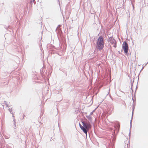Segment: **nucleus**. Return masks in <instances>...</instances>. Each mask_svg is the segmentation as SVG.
Listing matches in <instances>:
<instances>
[{
    "label": "nucleus",
    "instance_id": "6",
    "mask_svg": "<svg viewBox=\"0 0 148 148\" xmlns=\"http://www.w3.org/2000/svg\"><path fill=\"white\" fill-rule=\"evenodd\" d=\"M35 0H33V1H34Z\"/></svg>",
    "mask_w": 148,
    "mask_h": 148
},
{
    "label": "nucleus",
    "instance_id": "1",
    "mask_svg": "<svg viewBox=\"0 0 148 148\" xmlns=\"http://www.w3.org/2000/svg\"><path fill=\"white\" fill-rule=\"evenodd\" d=\"M103 38L101 36H100L97 39V48L100 50H102L104 47Z\"/></svg>",
    "mask_w": 148,
    "mask_h": 148
},
{
    "label": "nucleus",
    "instance_id": "4",
    "mask_svg": "<svg viewBox=\"0 0 148 148\" xmlns=\"http://www.w3.org/2000/svg\"><path fill=\"white\" fill-rule=\"evenodd\" d=\"M79 126L81 129L83 130V132L87 134V131L86 130L84 127V126H82L80 124H79Z\"/></svg>",
    "mask_w": 148,
    "mask_h": 148
},
{
    "label": "nucleus",
    "instance_id": "5",
    "mask_svg": "<svg viewBox=\"0 0 148 148\" xmlns=\"http://www.w3.org/2000/svg\"><path fill=\"white\" fill-rule=\"evenodd\" d=\"M110 43L112 45H113V46L114 47H116V42L114 40H112L110 42Z\"/></svg>",
    "mask_w": 148,
    "mask_h": 148
},
{
    "label": "nucleus",
    "instance_id": "2",
    "mask_svg": "<svg viewBox=\"0 0 148 148\" xmlns=\"http://www.w3.org/2000/svg\"><path fill=\"white\" fill-rule=\"evenodd\" d=\"M122 47L125 53H128V46L127 44L125 42H124L123 44Z\"/></svg>",
    "mask_w": 148,
    "mask_h": 148
},
{
    "label": "nucleus",
    "instance_id": "3",
    "mask_svg": "<svg viewBox=\"0 0 148 148\" xmlns=\"http://www.w3.org/2000/svg\"><path fill=\"white\" fill-rule=\"evenodd\" d=\"M83 125L84 127L87 130H88L90 127V123L82 122Z\"/></svg>",
    "mask_w": 148,
    "mask_h": 148
}]
</instances>
